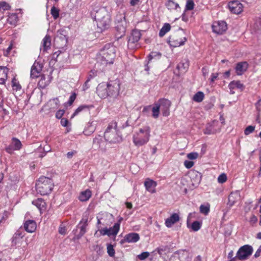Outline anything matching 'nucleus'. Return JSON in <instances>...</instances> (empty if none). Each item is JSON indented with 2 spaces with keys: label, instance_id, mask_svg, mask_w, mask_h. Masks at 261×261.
<instances>
[{
  "label": "nucleus",
  "instance_id": "obj_1",
  "mask_svg": "<svg viewBox=\"0 0 261 261\" xmlns=\"http://www.w3.org/2000/svg\"><path fill=\"white\" fill-rule=\"evenodd\" d=\"M91 15L101 31L109 28L111 21V15L106 7L94 5L91 11Z\"/></svg>",
  "mask_w": 261,
  "mask_h": 261
},
{
  "label": "nucleus",
  "instance_id": "obj_2",
  "mask_svg": "<svg viewBox=\"0 0 261 261\" xmlns=\"http://www.w3.org/2000/svg\"><path fill=\"white\" fill-rule=\"evenodd\" d=\"M116 57V49L113 46H105L97 56V62L106 65L113 63Z\"/></svg>",
  "mask_w": 261,
  "mask_h": 261
},
{
  "label": "nucleus",
  "instance_id": "obj_3",
  "mask_svg": "<svg viewBox=\"0 0 261 261\" xmlns=\"http://www.w3.org/2000/svg\"><path fill=\"white\" fill-rule=\"evenodd\" d=\"M150 137V128L149 126L141 128L133 135V142L134 145L140 147L147 144Z\"/></svg>",
  "mask_w": 261,
  "mask_h": 261
},
{
  "label": "nucleus",
  "instance_id": "obj_4",
  "mask_svg": "<svg viewBox=\"0 0 261 261\" xmlns=\"http://www.w3.org/2000/svg\"><path fill=\"white\" fill-rule=\"evenodd\" d=\"M37 192L42 195H47L51 192L54 186L51 179L45 176L40 177L36 184Z\"/></svg>",
  "mask_w": 261,
  "mask_h": 261
},
{
  "label": "nucleus",
  "instance_id": "obj_5",
  "mask_svg": "<svg viewBox=\"0 0 261 261\" xmlns=\"http://www.w3.org/2000/svg\"><path fill=\"white\" fill-rule=\"evenodd\" d=\"M127 22L125 19V12L122 14H117L116 18V37L117 39L121 38L124 36L126 32Z\"/></svg>",
  "mask_w": 261,
  "mask_h": 261
},
{
  "label": "nucleus",
  "instance_id": "obj_6",
  "mask_svg": "<svg viewBox=\"0 0 261 261\" xmlns=\"http://www.w3.org/2000/svg\"><path fill=\"white\" fill-rule=\"evenodd\" d=\"M187 41L185 32L180 29L170 36L168 42L170 46L177 47L184 45Z\"/></svg>",
  "mask_w": 261,
  "mask_h": 261
},
{
  "label": "nucleus",
  "instance_id": "obj_7",
  "mask_svg": "<svg viewBox=\"0 0 261 261\" xmlns=\"http://www.w3.org/2000/svg\"><path fill=\"white\" fill-rule=\"evenodd\" d=\"M108 98H116L120 91V83L119 81L115 80L107 83Z\"/></svg>",
  "mask_w": 261,
  "mask_h": 261
},
{
  "label": "nucleus",
  "instance_id": "obj_8",
  "mask_svg": "<svg viewBox=\"0 0 261 261\" xmlns=\"http://www.w3.org/2000/svg\"><path fill=\"white\" fill-rule=\"evenodd\" d=\"M115 126H113L112 124H109L105 132V139L110 143H116L119 141V137Z\"/></svg>",
  "mask_w": 261,
  "mask_h": 261
},
{
  "label": "nucleus",
  "instance_id": "obj_9",
  "mask_svg": "<svg viewBox=\"0 0 261 261\" xmlns=\"http://www.w3.org/2000/svg\"><path fill=\"white\" fill-rule=\"evenodd\" d=\"M253 249L251 246L245 245L241 247L237 253L236 257L240 260H245L250 256Z\"/></svg>",
  "mask_w": 261,
  "mask_h": 261
},
{
  "label": "nucleus",
  "instance_id": "obj_10",
  "mask_svg": "<svg viewBox=\"0 0 261 261\" xmlns=\"http://www.w3.org/2000/svg\"><path fill=\"white\" fill-rule=\"evenodd\" d=\"M156 103L159 107L160 110L162 112L163 116H168L169 115V109L171 106L170 100L167 99H161Z\"/></svg>",
  "mask_w": 261,
  "mask_h": 261
},
{
  "label": "nucleus",
  "instance_id": "obj_11",
  "mask_svg": "<svg viewBox=\"0 0 261 261\" xmlns=\"http://www.w3.org/2000/svg\"><path fill=\"white\" fill-rule=\"evenodd\" d=\"M189 176L191 179V185L193 188L197 187L201 180V174L197 171L193 170L189 173Z\"/></svg>",
  "mask_w": 261,
  "mask_h": 261
},
{
  "label": "nucleus",
  "instance_id": "obj_12",
  "mask_svg": "<svg viewBox=\"0 0 261 261\" xmlns=\"http://www.w3.org/2000/svg\"><path fill=\"white\" fill-rule=\"evenodd\" d=\"M213 31L217 34H222L227 29V24L224 21H218L214 22L212 25Z\"/></svg>",
  "mask_w": 261,
  "mask_h": 261
},
{
  "label": "nucleus",
  "instance_id": "obj_13",
  "mask_svg": "<svg viewBox=\"0 0 261 261\" xmlns=\"http://www.w3.org/2000/svg\"><path fill=\"white\" fill-rule=\"evenodd\" d=\"M228 6L230 11L233 14H239L243 10V5L238 1H233L229 2Z\"/></svg>",
  "mask_w": 261,
  "mask_h": 261
},
{
  "label": "nucleus",
  "instance_id": "obj_14",
  "mask_svg": "<svg viewBox=\"0 0 261 261\" xmlns=\"http://www.w3.org/2000/svg\"><path fill=\"white\" fill-rule=\"evenodd\" d=\"M141 33L140 31L135 30L131 33L128 40V46L132 48L136 46V43L140 40Z\"/></svg>",
  "mask_w": 261,
  "mask_h": 261
},
{
  "label": "nucleus",
  "instance_id": "obj_15",
  "mask_svg": "<svg viewBox=\"0 0 261 261\" xmlns=\"http://www.w3.org/2000/svg\"><path fill=\"white\" fill-rule=\"evenodd\" d=\"M218 121L215 120L208 123L205 128L204 129V133L205 134L210 135L219 132L220 129L218 127Z\"/></svg>",
  "mask_w": 261,
  "mask_h": 261
},
{
  "label": "nucleus",
  "instance_id": "obj_16",
  "mask_svg": "<svg viewBox=\"0 0 261 261\" xmlns=\"http://www.w3.org/2000/svg\"><path fill=\"white\" fill-rule=\"evenodd\" d=\"M107 83H101L96 88V93L101 98H108Z\"/></svg>",
  "mask_w": 261,
  "mask_h": 261
},
{
  "label": "nucleus",
  "instance_id": "obj_17",
  "mask_svg": "<svg viewBox=\"0 0 261 261\" xmlns=\"http://www.w3.org/2000/svg\"><path fill=\"white\" fill-rule=\"evenodd\" d=\"M60 105V101L58 98H54L50 99L44 106V108L50 112L55 111L58 108Z\"/></svg>",
  "mask_w": 261,
  "mask_h": 261
},
{
  "label": "nucleus",
  "instance_id": "obj_18",
  "mask_svg": "<svg viewBox=\"0 0 261 261\" xmlns=\"http://www.w3.org/2000/svg\"><path fill=\"white\" fill-rule=\"evenodd\" d=\"M23 227L26 231L32 233L36 230L37 225L34 220H28L23 223Z\"/></svg>",
  "mask_w": 261,
  "mask_h": 261
},
{
  "label": "nucleus",
  "instance_id": "obj_19",
  "mask_svg": "<svg viewBox=\"0 0 261 261\" xmlns=\"http://www.w3.org/2000/svg\"><path fill=\"white\" fill-rule=\"evenodd\" d=\"M156 185V182L150 178H147L144 182V186L146 190L151 193H154L156 192L155 187Z\"/></svg>",
  "mask_w": 261,
  "mask_h": 261
},
{
  "label": "nucleus",
  "instance_id": "obj_20",
  "mask_svg": "<svg viewBox=\"0 0 261 261\" xmlns=\"http://www.w3.org/2000/svg\"><path fill=\"white\" fill-rule=\"evenodd\" d=\"M140 239V236L137 233H129L125 236L122 242L136 243Z\"/></svg>",
  "mask_w": 261,
  "mask_h": 261
},
{
  "label": "nucleus",
  "instance_id": "obj_21",
  "mask_svg": "<svg viewBox=\"0 0 261 261\" xmlns=\"http://www.w3.org/2000/svg\"><path fill=\"white\" fill-rule=\"evenodd\" d=\"M229 89L230 90V94H234L235 92L234 91V89H239L241 90H243L244 86L243 84L241 83L240 81H232L231 82L229 85H228Z\"/></svg>",
  "mask_w": 261,
  "mask_h": 261
},
{
  "label": "nucleus",
  "instance_id": "obj_22",
  "mask_svg": "<svg viewBox=\"0 0 261 261\" xmlns=\"http://www.w3.org/2000/svg\"><path fill=\"white\" fill-rule=\"evenodd\" d=\"M42 67L38 63H34L32 67L30 76L32 78H36L39 76Z\"/></svg>",
  "mask_w": 261,
  "mask_h": 261
},
{
  "label": "nucleus",
  "instance_id": "obj_23",
  "mask_svg": "<svg viewBox=\"0 0 261 261\" xmlns=\"http://www.w3.org/2000/svg\"><path fill=\"white\" fill-rule=\"evenodd\" d=\"M179 221L178 214L174 213L165 220V225L167 227H171L174 224Z\"/></svg>",
  "mask_w": 261,
  "mask_h": 261
},
{
  "label": "nucleus",
  "instance_id": "obj_24",
  "mask_svg": "<svg viewBox=\"0 0 261 261\" xmlns=\"http://www.w3.org/2000/svg\"><path fill=\"white\" fill-rule=\"evenodd\" d=\"M96 122L95 121H92L89 122L83 131V133L86 136H89L92 134L96 129Z\"/></svg>",
  "mask_w": 261,
  "mask_h": 261
},
{
  "label": "nucleus",
  "instance_id": "obj_25",
  "mask_svg": "<svg viewBox=\"0 0 261 261\" xmlns=\"http://www.w3.org/2000/svg\"><path fill=\"white\" fill-rule=\"evenodd\" d=\"M248 64L246 62L238 63L235 68L237 75H241L247 70Z\"/></svg>",
  "mask_w": 261,
  "mask_h": 261
},
{
  "label": "nucleus",
  "instance_id": "obj_26",
  "mask_svg": "<svg viewBox=\"0 0 261 261\" xmlns=\"http://www.w3.org/2000/svg\"><path fill=\"white\" fill-rule=\"evenodd\" d=\"M9 69L6 67L0 66V84H5L8 77Z\"/></svg>",
  "mask_w": 261,
  "mask_h": 261
},
{
  "label": "nucleus",
  "instance_id": "obj_27",
  "mask_svg": "<svg viewBox=\"0 0 261 261\" xmlns=\"http://www.w3.org/2000/svg\"><path fill=\"white\" fill-rule=\"evenodd\" d=\"M32 204L35 205L40 211H44L46 208V203L41 198H38L32 201Z\"/></svg>",
  "mask_w": 261,
  "mask_h": 261
},
{
  "label": "nucleus",
  "instance_id": "obj_28",
  "mask_svg": "<svg viewBox=\"0 0 261 261\" xmlns=\"http://www.w3.org/2000/svg\"><path fill=\"white\" fill-rule=\"evenodd\" d=\"M51 45V38L49 35H46L42 40V48L43 51H46L50 48Z\"/></svg>",
  "mask_w": 261,
  "mask_h": 261
},
{
  "label": "nucleus",
  "instance_id": "obj_29",
  "mask_svg": "<svg viewBox=\"0 0 261 261\" xmlns=\"http://www.w3.org/2000/svg\"><path fill=\"white\" fill-rule=\"evenodd\" d=\"M108 229V236H116L120 229V222L116 223L112 227Z\"/></svg>",
  "mask_w": 261,
  "mask_h": 261
},
{
  "label": "nucleus",
  "instance_id": "obj_30",
  "mask_svg": "<svg viewBox=\"0 0 261 261\" xmlns=\"http://www.w3.org/2000/svg\"><path fill=\"white\" fill-rule=\"evenodd\" d=\"M91 196V192L90 190H86L83 191L80 194L79 199L81 201H86Z\"/></svg>",
  "mask_w": 261,
  "mask_h": 261
},
{
  "label": "nucleus",
  "instance_id": "obj_31",
  "mask_svg": "<svg viewBox=\"0 0 261 261\" xmlns=\"http://www.w3.org/2000/svg\"><path fill=\"white\" fill-rule=\"evenodd\" d=\"M92 105H83L79 106L74 111L72 115L71 116V118L78 115L80 113L83 111L89 110L90 108H92Z\"/></svg>",
  "mask_w": 261,
  "mask_h": 261
},
{
  "label": "nucleus",
  "instance_id": "obj_32",
  "mask_svg": "<svg viewBox=\"0 0 261 261\" xmlns=\"http://www.w3.org/2000/svg\"><path fill=\"white\" fill-rule=\"evenodd\" d=\"M167 8L170 10L178 11L180 9L179 5L173 0H169L165 4Z\"/></svg>",
  "mask_w": 261,
  "mask_h": 261
},
{
  "label": "nucleus",
  "instance_id": "obj_33",
  "mask_svg": "<svg viewBox=\"0 0 261 261\" xmlns=\"http://www.w3.org/2000/svg\"><path fill=\"white\" fill-rule=\"evenodd\" d=\"M18 20V16L16 13L10 14L8 18V22L11 25H16Z\"/></svg>",
  "mask_w": 261,
  "mask_h": 261
},
{
  "label": "nucleus",
  "instance_id": "obj_34",
  "mask_svg": "<svg viewBox=\"0 0 261 261\" xmlns=\"http://www.w3.org/2000/svg\"><path fill=\"white\" fill-rule=\"evenodd\" d=\"M12 147L14 150H19L22 146V144L20 140L16 138H13L12 140Z\"/></svg>",
  "mask_w": 261,
  "mask_h": 261
},
{
  "label": "nucleus",
  "instance_id": "obj_35",
  "mask_svg": "<svg viewBox=\"0 0 261 261\" xmlns=\"http://www.w3.org/2000/svg\"><path fill=\"white\" fill-rule=\"evenodd\" d=\"M170 29L171 26L170 24L168 23H165L160 31L159 36L161 37H163L167 32L170 30Z\"/></svg>",
  "mask_w": 261,
  "mask_h": 261
},
{
  "label": "nucleus",
  "instance_id": "obj_36",
  "mask_svg": "<svg viewBox=\"0 0 261 261\" xmlns=\"http://www.w3.org/2000/svg\"><path fill=\"white\" fill-rule=\"evenodd\" d=\"M12 87L13 90L16 91H20L21 89V86L19 82L15 77H14L12 80Z\"/></svg>",
  "mask_w": 261,
  "mask_h": 261
},
{
  "label": "nucleus",
  "instance_id": "obj_37",
  "mask_svg": "<svg viewBox=\"0 0 261 261\" xmlns=\"http://www.w3.org/2000/svg\"><path fill=\"white\" fill-rule=\"evenodd\" d=\"M204 96V93L202 92L199 91L194 95L193 100L194 101L200 102L203 100Z\"/></svg>",
  "mask_w": 261,
  "mask_h": 261
},
{
  "label": "nucleus",
  "instance_id": "obj_38",
  "mask_svg": "<svg viewBox=\"0 0 261 261\" xmlns=\"http://www.w3.org/2000/svg\"><path fill=\"white\" fill-rule=\"evenodd\" d=\"M162 54L159 51H152L148 56V62L152 59H159Z\"/></svg>",
  "mask_w": 261,
  "mask_h": 261
},
{
  "label": "nucleus",
  "instance_id": "obj_39",
  "mask_svg": "<svg viewBox=\"0 0 261 261\" xmlns=\"http://www.w3.org/2000/svg\"><path fill=\"white\" fill-rule=\"evenodd\" d=\"M160 109L156 103L154 104L152 108V116L154 118H158L159 116Z\"/></svg>",
  "mask_w": 261,
  "mask_h": 261
},
{
  "label": "nucleus",
  "instance_id": "obj_40",
  "mask_svg": "<svg viewBox=\"0 0 261 261\" xmlns=\"http://www.w3.org/2000/svg\"><path fill=\"white\" fill-rule=\"evenodd\" d=\"M10 6L6 2H0V12H3L5 11L8 10L10 9Z\"/></svg>",
  "mask_w": 261,
  "mask_h": 261
},
{
  "label": "nucleus",
  "instance_id": "obj_41",
  "mask_svg": "<svg viewBox=\"0 0 261 261\" xmlns=\"http://www.w3.org/2000/svg\"><path fill=\"white\" fill-rule=\"evenodd\" d=\"M201 227V223L197 221L193 222L191 225V228L194 231H198L200 229Z\"/></svg>",
  "mask_w": 261,
  "mask_h": 261
},
{
  "label": "nucleus",
  "instance_id": "obj_42",
  "mask_svg": "<svg viewBox=\"0 0 261 261\" xmlns=\"http://www.w3.org/2000/svg\"><path fill=\"white\" fill-rule=\"evenodd\" d=\"M23 237V234L20 230H17L13 235V242H14L15 244L17 243V241L18 239L20 238H22Z\"/></svg>",
  "mask_w": 261,
  "mask_h": 261
},
{
  "label": "nucleus",
  "instance_id": "obj_43",
  "mask_svg": "<svg viewBox=\"0 0 261 261\" xmlns=\"http://www.w3.org/2000/svg\"><path fill=\"white\" fill-rule=\"evenodd\" d=\"M50 13L54 18L56 19L59 16V10L55 7H53L50 10Z\"/></svg>",
  "mask_w": 261,
  "mask_h": 261
},
{
  "label": "nucleus",
  "instance_id": "obj_44",
  "mask_svg": "<svg viewBox=\"0 0 261 261\" xmlns=\"http://www.w3.org/2000/svg\"><path fill=\"white\" fill-rule=\"evenodd\" d=\"M200 212L204 215H207L210 212V205H201L200 206Z\"/></svg>",
  "mask_w": 261,
  "mask_h": 261
},
{
  "label": "nucleus",
  "instance_id": "obj_45",
  "mask_svg": "<svg viewBox=\"0 0 261 261\" xmlns=\"http://www.w3.org/2000/svg\"><path fill=\"white\" fill-rule=\"evenodd\" d=\"M169 261H191V258L187 254L185 260H181L178 256H173L171 257Z\"/></svg>",
  "mask_w": 261,
  "mask_h": 261
},
{
  "label": "nucleus",
  "instance_id": "obj_46",
  "mask_svg": "<svg viewBox=\"0 0 261 261\" xmlns=\"http://www.w3.org/2000/svg\"><path fill=\"white\" fill-rule=\"evenodd\" d=\"M194 3L193 0H187L186 5V10H192L194 9Z\"/></svg>",
  "mask_w": 261,
  "mask_h": 261
},
{
  "label": "nucleus",
  "instance_id": "obj_47",
  "mask_svg": "<svg viewBox=\"0 0 261 261\" xmlns=\"http://www.w3.org/2000/svg\"><path fill=\"white\" fill-rule=\"evenodd\" d=\"M107 252L108 254L112 257L114 256L115 253V250L113 248V246L111 244H109L107 246Z\"/></svg>",
  "mask_w": 261,
  "mask_h": 261
},
{
  "label": "nucleus",
  "instance_id": "obj_48",
  "mask_svg": "<svg viewBox=\"0 0 261 261\" xmlns=\"http://www.w3.org/2000/svg\"><path fill=\"white\" fill-rule=\"evenodd\" d=\"M87 225V220H86L85 222L80 227V231L79 233V235L80 236V237L83 236L85 233L86 231Z\"/></svg>",
  "mask_w": 261,
  "mask_h": 261
},
{
  "label": "nucleus",
  "instance_id": "obj_49",
  "mask_svg": "<svg viewBox=\"0 0 261 261\" xmlns=\"http://www.w3.org/2000/svg\"><path fill=\"white\" fill-rule=\"evenodd\" d=\"M227 180V176L225 173H222L218 177V181L219 183L223 184Z\"/></svg>",
  "mask_w": 261,
  "mask_h": 261
},
{
  "label": "nucleus",
  "instance_id": "obj_50",
  "mask_svg": "<svg viewBox=\"0 0 261 261\" xmlns=\"http://www.w3.org/2000/svg\"><path fill=\"white\" fill-rule=\"evenodd\" d=\"M254 129H255L254 126H253L251 125L248 126L245 128V129L244 130L245 135H249L250 134L252 133L254 130Z\"/></svg>",
  "mask_w": 261,
  "mask_h": 261
},
{
  "label": "nucleus",
  "instance_id": "obj_51",
  "mask_svg": "<svg viewBox=\"0 0 261 261\" xmlns=\"http://www.w3.org/2000/svg\"><path fill=\"white\" fill-rule=\"evenodd\" d=\"M149 255V253L148 252H143L140 254L138 255V257L141 260H144L146 258H147Z\"/></svg>",
  "mask_w": 261,
  "mask_h": 261
},
{
  "label": "nucleus",
  "instance_id": "obj_52",
  "mask_svg": "<svg viewBox=\"0 0 261 261\" xmlns=\"http://www.w3.org/2000/svg\"><path fill=\"white\" fill-rule=\"evenodd\" d=\"M97 75V71L95 70H91L88 73L87 80L90 81Z\"/></svg>",
  "mask_w": 261,
  "mask_h": 261
},
{
  "label": "nucleus",
  "instance_id": "obj_53",
  "mask_svg": "<svg viewBox=\"0 0 261 261\" xmlns=\"http://www.w3.org/2000/svg\"><path fill=\"white\" fill-rule=\"evenodd\" d=\"M198 154L197 152H191L187 154V158L190 160H194L198 158Z\"/></svg>",
  "mask_w": 261,
  "mask_h": 261
},
{
  "label": "nucleus",
  "instance_id": "obj_54",
  "mask_svg": "<svg viewBox=\"0 0 261 261\" xmlns=\"http://www.w3.org/2000/svg\"><path fill=\"white\" fill-rule=\"evenodd\" d=\"M65 111L64 110H59L57 112L56 114V117L57 119H61Z\"/></svg>",
  "mask_w": 261,
  "mask_h": 261
},
{
  "label": "nucleus",
  "instance_id": "obj_55",
  "mask_svg": "<svg viewBox=\"0 0 261 261\" xmlns=\"http://www.w3.org/2000/svg\"><path fill=\"white\" fill-rule=\"evenodd\" d=\"M184 165L187 168L190 169L194 165V162L186 160L184 162Z\"/></svg>",
  "mask_w": 261,
  "mask_h": 261
},
{
  "label": "nucleus",
  "instance_id": "obj_56",
  "mask_svg": "<svg viewBox=\"0 0 261 261\" xmlns=\"http://www.w3.org/2000/svg\"><path fill=\"white\" fill-rule=\"evenodd\" d=\"M76 95L75 93H73L69 97L68 103L69 105H71L76 98Z\"/></svg>",
  "mask_w": 261,
  "mask_h": 261
},
{
  "label": "nucleus",
  "instance_id": "obj_57",
  "mask_svg": "<svg viewBox=\"0 0 261 261\" xmlns=\"http://www.w3.org/2000/svg\"><path fill=\"white\" fill-rule=\"evenodd\" d=\"M219 75L218 73H213L211 74L210 81L211 83H214L217 79Z\"/></svg>",
  "mask_w": 261,
  "mask_h": 261
},
{
  "label": "nucleus",
  "instance_id": "obj_58",
  "mask_svg": "<svg viewBox=\"0 0 261 261\" xmlns=\"http://www.w3.org/2000/svg\"><path fill=\"white\" fill-rule=\"evenodd\" d=\"M257 221V217L254 215H252L250 218L249 223L251 225L255 224Z\"/></svg>",
  "mask_w": 261,
  "mask_h": 261
},
{
  "label": "nucleus",
  "instance_id": "obj_59",
  "mask_svg": "<svg viewBox=\"0 0 261 261\" xmlns=\"http://www.w3.org/2000/svg\"><path fill=\"white\" fill-rule=\"evenodd\" d=\"M12 48H13V43H11L10 44V45H9V46L7 49V50L4 52V56H6V57L8 56L10 54V51L11 50V49Z\"/></svg>",
  "mask_w": 261,
  "mask_h": 261
},
{
  "label": "nucleus",
  "instance_id": "obj_60",
  "mask_svg": "<svg viewBox=\"0 0 261 261\" xmlns=\"http://www.w3.org/2000/svg\"><path fill=\"white\" fill-rule=\"evenodd\" d=\"M59 232L61 234L64 235L66 233V228L65 226L61 225L59 228Z\"/></svg>",
  "mask_w": 261,
  "mask_h": 261
},
{
  "label": "nucleus",
  "instance_id": "obj_61",
  "mask_svg": "<svg viewBox=\"0 0 261 261\" xmlns=\"http://www.w3.org/2000/svg\"><path fill=\"white\" fill-rule=\"evenodd\" d=\"M45 80V78L44 76H41L40 80L38 82V85L41 88H44L46 86V84L44 83V81Z\"/></svg>",
  "mask_w": 261,
  "mask_h": 261
},
{
  "label": "nucleus",
  "instance_id": "obj_62",
  "mask_svg": "<svg viewBox=\"0 0 261 261\" xmlns=\"http://www.w3.org/2000/svg\"><path fill=\"white\" fill-rule=\"evenodd\" d=\"M68 123V120L66 118H63L61 120V124L64 127L67 126Z\"/></svg>",
  "mask_w": 261,
  "mask_h": 261
},
{
  "label": "nucleus",
  "instance_id": "obj_63",
  "mask_svg": "<svg viewBox=\"0 0 261 261\" xmlns=\"http://www.w3.org/2000/svg\"><path fill=\"white\" fill-rule=\"evenodd\" d=\"M108 229L107 228H104L101 229H99L100 234L102 236L107 235L108 236Z\"/></svg>",
  "mask_w": 261,
  "mask_h": 261
},
{
  "label": "nucleus",
  "instance_id": "obj_64",
  "mask_svg": "<svg viewBox=\"0 0 261 261\" xmlns=\"http://www.w3.org/2000/svg\"><path fill=\"white\" fill-rule=\"evenodd\" d=\"M261 253V245L259 247L257 251L255 252L254 254V257L255 258H257L259 257Z\"/></svg>",
  "mask_w": 261,
  "mask_h": 261
}]
</instances>
